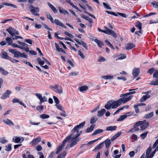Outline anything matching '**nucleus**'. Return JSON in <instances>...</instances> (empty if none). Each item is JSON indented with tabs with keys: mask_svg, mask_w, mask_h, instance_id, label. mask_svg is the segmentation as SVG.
I'll return each instance as SVG.
<instances>
[{
	"mask_svg": "<svg viewBox=\"0 0 158 158\" xmlns=\"http://www.w3.org/2000/svg\"><path fill=\"white\" fill-rule=\"evenodd\" d=\"M121 105L118 100L116 101L110 100L108 101L105 106V108L107 110H109L111 108L115 109Z\"/></svg>",
	"mask_w": 158,
	"mask_h": 158,
	"instance_id": "1",
	"label": "nucleus"
},
{
	"mask_svg": "<svg viewBox=\"0 0 158 158\" xmlns=\"http://www.w3.org/2000/svg\"><path fill=\"white\" fill-rule=\"evenodd\" d=\"M85 122H83L82 123H80L79 125H77L75 126L71 131L72 134L69 135H71V137L72 136L74 135L75 134L76 132L77 133L79 132V131L78 129L83 127L84 125L85 124Z\"/></svg>",
	"mask_w": 158,
	"mask_h": 158,
	"instance_id": "2",
	"label": "nucleus"
},
{
	"mask_svg": "<svg viewBox=\"0 0 158 158\" xmlns=\"http://www.w3.org/2000/svg\"><path fill=\"white\" fill-rule=\"evenodd\" d=\"M80 135V134H76L75 136L73 137H71L72 138V141L73 142L70 143V147H72L75 145L79 141L80 139V138H78V137Z\"/></svg>",
	"mask_w": 158,
	"mask_h": 158,
	"instance_id": "3",
	"label": "nucleus"
},
{
	"mask_svg": "<svg viewBox=\"0 0 158 158\" xmlns=\"http://www.w3.org/2000/svg\"><path fill=\"white\" fill-rule=\"evenodd\" d=\"M71 137V135H69L65 139L63 142L62 144L57 148V151H56V154H58L61 151L62 148L64 147L65 143L70 139Z\"/></svg>",
	"mask_w": 158,
	"mask_h": 158,
	"instance_id": "4",
	"label": "nucleus"
},
{
	"mask_svg": "<svg viewBox=\"0 0 158 158\" xmlns=\"http://www.w3.org/2000/svg\"><path fill=\"white\" fill-rule=\"evenodd\" d=\"M35 95L40 99V102H39V104H41L44 102L47 101L46 97L45 96L42 97V95L40 94L36 93L35 94Z\"/></svg>",
	"mask_w": 158,
	"mask_h": 158,
	"instance_id": "5",
	"label": "nucleus"
},
{
	"mask_svg": "<svg viewBox=\"0 0 158 158\" xmlns=\"http://www.w3.org/2000/svg\"><path fill=\"white\" fill-rule=\"evenodd\" d=\"M54 90L56 93L61 94L63 92V89L62 87L58 85H56L53 87Z\"/></svg>",
	"mask_w": 158,
	"mask_h": 158,
	"instance_id": "6",
	"label": "nucleus"
},
{
	"mask_svg": "<svg viewBox=\"0 0 158 158\" xmlns=\"http://www.w3.org/2000/svg\"><path fill=\"white\" fill-rule=\"evenodd\" d=\"M0 57L2 58L10 60L12 63L14 62V61L11 60V58L8 56L7 53L6 52H3L2 53H0Z\"/></svg>",
	"mask_w": 158,
	"mask_h": 158,
	"instance_id": "7",
	"label": "nucleus"
},
{
	"mask_svg": "<svg viewBox=\"0 0 158 158\" xmlns=\"http://www.w3.org/2000/svg\"><path fill=\"white\" fill-rule=\"evenodd\" d=\"M132 96H129L128 97V99L125 98L124 97H123L122 98L119 99L118 100L121 105L122 103H125L128 101L130 100L131 99Z\"/></svg>",
	"mask_w": 158,
	"mask_h": 158,
	"instance_id": "8",
	"label": "nucleus"
},
{
	"mask_svg": "<svg viewBox=\"0 0 158 158\" xmlns=\"http://www.w3.org/2000/svg\"><path fill=\"white\" fill-rule=\"evenodd\" d=\"M29 8L30 9V11L33 13H34L35 12H38L39 11V7H35L32 5H30L29 6Z\"/></svg>",
	"mask_w": 158,
	"mask_h": 158,
	"instance_id": "9",
	"label": "nucleus"
},
{
	"mask_svg": "<svg viewBox=\"0 0 158 158\" xmlns=\"http://www.w3.org/2000/svg\"><path fill=\"white\" fill-rule=\"evenodd\" d=\"M10 52L14 54V57L15 58H19L20 57L21 53L16 50H9Z\"/></svg>",
	"mask_w": 158,
	"mask_h": 158,
	"instance_id": "10",
	"label": "nucleus"
},
{
	"mask_svg": "<svg viewBox=\"0 0 158 158\" xmlns=\"http://www.w3.org/2000/svg\"><path fill=\"white\" fill-rule=\"evenodd\" d=\"M11 93V92L9 90H7L1 97L2 99H5L9 97V95Z\"/></svg>",
	"mask_w": 158,
	"mask_h": 158,
	"instance_id": "11",
	"label": "nucleus"
},
{
	"mask_svg": "<svg viewBox=\"0 0 158 158\" xmlns=\"http://www.w3.org/2000/svg\"><path fill=\"white\" fill-rule=\"evenodd\" d=\"M6 30L9 32L11 36H13L15 35V29L14 28L10 27L6 29Z\"/></svg>",
	"mask_w": 158,
	"mask_h": 158,
	"instance_id": "12",
	"label": "nucleus"
},
{
	"mask_svg": "<svg viewBox=\"0 0 158 158\" xmlns=\"http://www.w3.org/2000/svg\"><path fill=\"white\" fill-rule=\"evenodd\" d=\"M140 69L139 68H135L134 69L133 71L132 74L133 76L136 77L140 73Z\"/></svg>",
	"mask_w": 158,
	"mask_h": 158,
	"instance_id": "13",
	"label": "nucleus"
},
{
	"mask_svg": "<svg viewBox=\"0 0 158 158\" xmlns=\"http://www.w3.org/2000/svg\"><path fill=\"white\" fill-rule=\"evenodd\" d=\"M141 26L142 23L139 21L135 23V26L139 30V32L142 34H143V31L141 30Z\"/></svg>",
	"mask_w": 158,
	"mask_h": 158,
	"instance_id": "14",
	"label": "nucleus"
},
{
	"mask_svg": "<svg viewBox=\"0 0 158 158\" xmlns=\"http://www.w3.org/2000/svg\"><path fill=\"white\" fill-rule=\"evenodd\" d=\"M135 47V45L132 43H128L125 45V48L126 49H131Z\"/></svg>",
	"mask_w": 158,
	"mask_h": 158,
	"instance_id": "15",
	"label": "nucleus"
},
{
	"mask_svg": "<svg viewBox=\"0 0 158 158\" xmlns=\"http://www.w3.org/2000/svg\"><path fill=\"white\" fill-rule=\"evenodd\" d=\"M41 141V138L40 137L34 139L31 142V143H32L33 145H36Z\"/></svg>",
	"mask_w": 158,
	"mask_h": 158,
	"instance_id": "16",
	"label": "nucleus"
},
{
	"mask_svg": "<svg viewBox=\"0 0 158 158\" xmlns=\"http://www.w3.org/2000/svg\"><path fill=\"white\" fill-rule=\"evenodd\" d=\"M109 31L106 32V34L109 35H111L114 38H116L117 37V34L113 30H109Z\"/></svg>",
	"mask_w": 158,
	"mask_h": 158,
	"instance_id": "17",
	"label": "nucleus"
},
{
	"mask_svg": "<svg viewBox=\"0 0 158 158\" xmlns=\"http://www.w3.org/2000/svg\"><path fill=\"white\" fill-rule=\"evenodd\" d=\"M106 110L105 109H102L101 110L98 111V114L97 116L98 117H101L104 114Z\"/></svg>",
	"mask_w": 158,
	"mask_h": 158,
	"instance_id": "18",
	"label": "nucleus"
},
{
	"mask_svg": "<svg viewBox=\"0 0 158 158\" xmlns=\"http://www.w3.org/2000/svg\"><path fill=\"white\" fill-rule=\"evenodd\" d=\"M47 4L54 13H56L57 12V10L53 5L49 2H48Z\"/></svg>",
	"mask_w": 158,
	"mask_h": 158,
	"instance_id": "19",
	"label": "nucleus"
},
{
	"mask_svg": "<svg viewBox=\"0 0 158 158\" xmlns=\"http://www.w3.org/2000/svg\"><path fill=\"white\" fill-rule=\"evenodd\" d=\"M58 9L59 10V11L60 13L63 14L65 15L66 14H69V13L68 11L64 10L61 7H58Z\"/></svg>",
	"mask_w": 158,
	"mask_h": 158,
	"instance_id": "20",
	"label": "nucleus"
},
{
	"mask_svg": "<svg viewBox=\"0 0 158 158\" xmlns=\"http://www.w3.org/2000/svg\"><path fill=\"white\" fill-rule=\"evenodd\" d=\"M94 41L97 43L98 46L100 47H102V46L104 45L102 41L98 40L97 39H95L94 40Z\"/></svg>",
	"mask_w": 158,
	"mask_h": 158,
	"instance_id": "21",
	"label": "nucleus"
},
{
	"mask_svg": "<svg viewBox=\"0 0 158 158\" xmlns=\"http://www.w3.org/2000/svg\"><path fill=\"white\" fill-rule=\"evenodd\" d=\"M103 142L105 143L106 148H108L111 143L110 140L107 139L105 140Z\"/></svg>",
	"mask_w": 158,
	"mask_h": 158,
	"instance_id": "22",
	"label": "nucleus"
},
{
	"mask_svg": "<svg viewBox=\"0 0 158 158\" xmlns=\"http://www.w3.org/2000/svg\"><path fill=\"white\" fill-rule=\"evenodd\" d=\"M3 122L9 126H11L14 125L13 123L8 119H7L6 120H3Z\"/></svg>",
	"mask_w": 158,
	"mask_h": 158,
	"instance_id": "23",
	"label": "nucleus"
},
{
	"mask_svg": "<svg viewBox=\"0 0 158 158\" xmlns=\"http://www.w3.org/2000/svg\"><path fill=\"white\" fill-rule=\"evenodd\" d=\"M150 96L148 95H146L143 96L142 98L140 99L141 102H142L145 101L148 98H149Z\"/></svg>",
	"mask_w": 158,
	"mask_h": 158,
	"instance_id": "24",
	"label": "nucleus"
},
{
	"mask_svg": "<svg viewBox=\"0 0 158 158\" xmlns=\"http://www.w3.org/2000/svg\"><path fill=\"white\" fill-rule=\"evenodd\" d=\"M104 142H102L100 144L98 145L93 150V151H94L96 150H99L100 149L103 147V145Z\"/></svg>",
	"mask_w": 158,
	"mask_h": 158,
	"instance_id": "25",
	"label": "nucleus"
},
{
	"mask_svg": "<svg viewBox=\"0 0 158 158\" xmlns=\"http://www.w3.org/2000/svg\"><path fill=\"white\" fill-rule=\"evenodd\" d=\"M54 23L56 24L59 25L61 27H64V25L58 19H55Z\"/></svg>",
	"mask_w": 158,
	"mask_h": 158,
	"instance_id": "26",
	"label": "nucleus"
},
{
	"mask_svg": "<svg viewBox=\"0 0 158 158\" xmlns=\"http://www.w3.org/2000/svg\"><path fill=\"white\" fill-rule=\"evenodd\" d=\"M116 126H109L106 127V131H113L115 130L117 128Z\"/></svg>",
	"mask_w": 158,
	"mask_h": 158,
	"instance_id": "27",
	"label": "nucleus"
},
{
	"mask_svg": "<svg viewBox=\"0 0 158 158\" xmlns=\"http://www.w3.org/2000/svg\"><path fill=\"white\" fill-rule=\"evenodd\" d=\"M152 151V148L150 146L147 149L146 152V158H148L149 157V154Z\"/></svg>",
	"mask_w": 158,
	"mask_h": 158,
	"instance_id": "28",
	"label": "nucleus"
},
{
	"mask_svg": "<svg viewBox=\"0 0 158 158\" xmlns=\"http://www.w3.org/2000/svg\"><path fill=\"white\" fill-rule=\"evenodd\" d=\"M2 4L3 5L6 6H12L15 8H17V7L16 5L8 3L7 2H3L2 3Z\"/></svg>",
	"mask_w": 158,
	"mask_h": 158,
	"instance_id": "29",
	"label": "nucleus"
},
{
	"mask_svg": "<svg viewBox=\"0 0 158 158\" xmlns=\"http://www.w3.org/2000/svg\"><path fill=\"white\" fill-rule=\"evenodd\" d=\"M149 125V123L148 122H146L145 124L142 125L141 127V130H144L146 129Z\"/></svg>",
	"mask_w": 158,
	"mask_h": 158,
	"instance_id": "30",
	"label": "nucleus"
},
{
	"mask_svg": "<svg viewBox=\"0 0 158 158\" xmlns=\"http://www.w3.org/2000/svg\"><path fill=\"white\" fill-rule=\"evenodd\" d=\"M103 131V130L102 129H99L97 130L94 131V133L92 135H95L98 134H100Z\"/></svg>",
	"mask_w": 158,
	"mask_h": 158,
	"instance_id": "31",
	"label": "nucleus"
},
{
	"mask_svg": "<svg viewBox=\"0 0 158 158\" xmlns=\"http://www.w3.org/2000/svg\"><path fill=\"white\" fill-rule=\"evenodd\" d=\"M95 126V124L92 125L90 127H88L86 131L87 132H89L93 130Z\"/></svg>",
	"mask_w": 158,
	"mask_h": 158,
	"instance_id": "32",
	"label": "nucleus"
},
{
	"mask_svg": "<svg viewBox=\"0 0 158 158\" xmlns=\"http://www.w3.org/2000/svg\"><path fill=\"white\" fill-rule=\"evenodd\" d=\"M0 72L4 75H6L8 74V72L5 70L3 68L0 67Z\"/></svg>",
	"mask_w": 158,
	"mask_h": 158,
	"instance_id": "33",
	"label": "nucleus"
},
{
	"mask_svg": "<svg viewBox=\"0 0 158 158\" xmlns=\"http://www.w3.org/2000/svg\"><path fill=\"white\" fill-rule=\"evenodd\" d=\"M153 116V112H151L149 114H146L144 116V118L145 119L149 118L152 117Z\"/></svg>",
	"mask_w": 158,
	"mask_h": 158,
	"instance_id": "34",
	"label": "nucleus"
},
{
	"mask_svg": "<svg viewBox=\"0 0 158 158\" xmlns=\"http://www.w3.org/2000/svg\"><path fill=\"white\" fill-rule=\"evenodd\" d=\"M6 40L8 45H10L12 43V40L9 37H7L6 39Z\"/></svg>",
	"mask_w": 158,
	"mask_h": 158,
	"instance_id": "35",
	"label": "nucleus"
},
{
	"mask_svg": "<svg viewBox=\"0 0 158 158\" xmlns=\"http://www.w3.org/2000/svg\"><path fill=\"white\" fill-rule=\"evenodd\" d=\"M56 106L58 109L62 111L64 113H65V111L64 109H63V107L61 105L59 104H56Z\"/></svg>",
	"mask_w": 158,
	"mask_h": 158,
	"instance_id": "36",
	"label": "nucleus"
},
{
	"mask_svg": "<svg viewBox=\"0 0 158 158\" xmlns=\"http://www.w3.org/2000/svg\"><path fill=\"white\" fill-rule=\"evenodd\" d=\"M98 120V118L96 117H93L91 118L90 121L91 124H93L95 123Z\"/></svg>",
	"mask_w": 158,
	"mask_h": 158,
	"instance_id": "37",
	"label": "nucleus"
},
{
	"mask_svg": "<svg viewBox=\"0 0 158 158\" xmlns=\"http://www.w3.org/2000/svg\"><path fill=\"white\" fill-rule=\"evenodd\" d=\"M88 88L87 86H83L79 88V90L81 92H83L88 89Z\"/></svg>",
	"mask_w": 158,
	"mask_h": 158,
	"instance_id": "38",
	"label": "nucleus"
},
{
	"mask_svg": "<svg viewBox=\"0 0 158 158\" xmlns=\"http://www.w3.org/2000/svg\"><path fill=\"white\" fill-rule=\"evenodd\" d=\"M44 106L42 105H40L36 107V109L40 112L43 111Z\"/></svg>",
	"mask_w": 158,
	"mask_h": 158,
	"instance_id": "39",
	"label": "nucleus"
},
{
	"mask_svg": "<svg viewBox=\"0 0 158 158\" xmlns=\"http://www.w3.org/2000/svg\"><path fill=\"white\" fill-rule=\"evenodd\" d=\"M151 4L154 6V7L156 8H158V2L154 1L151 2ZM158 11V9L157 10Z\"/></svg>",
	"mask_w": 158,
	"mask_h": 158,
	"instance_id": "40",
	"label": "nucleus"
},
{
	"mask_svg": "<svg viewBox=\"0 0 158 158\" xmlns=\"http://www.w3.org/2000/svg\"><path fill=\"white\" fill-rule=\"evenodd\" d=\"M40 117L43 119H44L49 118V116L46 114H42L40 116Z\"/></svg>",
	"mask_w": 158,
	"mask_h": 158,
	"instance_id": "41",
	"label": "nucleus"
},
{
	"mask_svg": "<svg viewBox=\"0 0 158 158\" xmlns=\"http://www.w3.org/2000/svg\"><path fill=\"white\" fill-rule=\"evenodd\" d=\"M127 116L126 115H123L120 116V118L118 119V121H121L123 120L124 119L126 118Z\"/></svg>",
	"mask_w": 158,
	"mask_h": 158,
	"instance_id": "42",
	"label": "nucleus"
},
{
	"mask_svg": "<svg viewBox=\"0 0 158 158\" xmlns=\"http://www.w3.org/2000/svg\"><path fill=\"white\" fill-rule=\"evenodd\" d=\"M47 18L49 19L50 21L53 23H54V21L52 18V17L51 15L49 14L47 15Z\"/></svg>",
	"mask_w": 158,
	"mask_h": 158,
	"instance_id": "43",
	"label": "nucleus"
},
{
	"mask_svg": "<svg viewBox=\"0 0 158 158\" xmlns=\"http://www.w3.org/2000/svg\"><path fill=\"white\" fill-rule=\"evenodd\" d=\"M53 98L56 104H58L60 102V101L58 98L55 96H53Z\"/></svg>",
	"mask_w": 158,
	"mask_h": 158,
	"instance_id": "44",
	"label": "nucleus"
},
{
	"mask_svg": "<svg viewBox=\"0 0 158 158\" xmlns=\"http://www.w3.org/2000/svg\"><path fill=\"white\" fill-rule=\"evenodd\" d=\"M121 56L119 57L118 58L116 59V60L117 61L118 60H122L126 58V55L125 54H121Z\"/></svg>",
	"mask_w": 158,
	"mask_h": 158,
	"instance_id": "45",
	"label": "nucleus"
},
{
	"mask_svg": "<svg viewBox=\"0 0 158 158\" xmlns=\"http://www.w3.org/2000/svg\"><path fill=\"white\" fill-rule=\"evenodd\" d=\"M150 84L152 85H158V78L156 80V81H151Z\"/></svg>",
	"mask_w": 158,
	"mask_h": 158,
	"instance_id": "46",
	"label": "nucleus"
},
{
	"mask_svg": "<svg viewBox=\"0 0 158 158\" xmlns=\"http://www.w3.org/2000/svg\"><path fill=\"white\" fill-rule=\"evenodd\" d=\"M103 5L105 8H106L107 9H109V10L111 9V8L110 7V6H109V5H108L106 3L103 2Z\"/></svg>",
	"mask_w": 158,
	"mask_h": 158,
	"instance_id": "47",
	"label": "nucleus"
},
{
	"mask_svg": "<svg viewBox=\"0 0 158 158\" xmlns=\"http://www.w3.org/2000/svg\"><path fill=\"white\" fill-rule=\"evenodd\" d=\"M142 122H140V121H138L135 123V124L134 125L133 127H135L139 126L140 125H142Z\"/></svg>",
	"mask_w": 158,
	"mask_h": 158,
	"instance_id": "48",
	"label": "nucleus"
},
{
	"mask_svg": "<svg viewBox=\"0 0 158 158\" xmlns=\"http://www.w3.org/2000/svg\"><path fill=\"white\" fill-rule=\"evenodd\" d=\"M148 133V132H144L141 134L140 136L142 139H144L147 136V134Z\"/></svg>",
	"mask_w": 158,
	"mask_h": 158,
	"instance_id": "49",
	"label": "nucleus"
},
{
	"mask_svg": "<svg viewBox=\"0 0 158 158\" xmlns=\"http://www.w3.org/2000/svg\"><path fill=\"white\" fill-rule=\"evenodd\" d=\"M27 52H29L32 55H36L37 54V53L34 51H29V50H25Z\"/></svg>",
	"mask_w": 158,
	"mask_h": 158,
	"instance_id": "50",
	"label": "nucleus"
},
{
	"mask_svg": "<svg viewBox=\"0 0 158 158\" xmlns=\"http://www.w3.org/2000/svg\"><path fill=\"white\" fill-rule=\"evenodd\" d=\"M105 12L108 14H110L116 16H118V15L114 12L112 11H109L106 10Z\"/></svg>",
	"mask_w": 158,
	"mask_h": 158,
	"instance_id": "51",
	"label": "nucleus"
},
{
	"mask_svg": "<svg viewBox=\"0 0 158 158\" xmlns=\"http://www.w3.org/2000/svg\"><path fill=\"white\" fill-rule=\"evenodd\" d=\"M6 151H10L11 149V144L10 143L6 147Z\"/></svg>",
	"mask_w": 158,
	"mask_h": 158,
	"instance_id": "52",
	"label": "nucleus"
},
{
	"mask_svg": "<svg viewBox=\"0 0 158 158\" xmlns=\"http://www.w3.org/2000/svg\"><path fill=\"white\" fill-rule=\"evenodd\" d=\"M64 33L67 36H68L71 38H73L74 37V36L72 35L70 33L67 32V31H64Z\"/></svg>",
	"mask_w": 158,
	"mask_h": 158,
	"instance_id": "53",
	"label": "nucleus"
},
{
	"mask_svg": "<svg viewBox=\"0 0 158 158\" xmlns=\"http://www.w3.org/2000/svg\"><path fill=\"white\" fill-rule=\"evenodd\" d=\"M103 78L105 79H112L113 77L111 76H104L103 77Z\"/></svg>",
	"mask_w": 158,
	"mask_h": 158,
	"instance_id": "54",
	"label": "nucleus"
},
{
	"mask_svg": "<svg viewBox=\"0 0 158 158\" xmlns=\"http://www.w3.org/2000/svg\"><path fill=\"white\" fill-rule=\"evenodd\" d=\"M158 150H156V149L151 154L148 158H152L154 156L156 151H158Z\"/></svg>",
	"mask_w": 158,
	"mask_h": 158,
	"instance_id": "55",
	"label": "nucleus"
},
{
	"mask_svg": "<svg viewBox=\"0 0 158 158\" xmlns=\"http://www.w3.org/2000/svg\"><path fill=\"white\" fill-rule=\"evenodd\" d=\"M158 70H156L155 72L153 74V77H156V78H158Z\"/></svg>",
	"mask_w": 158,
	"mask_h": 158,
	"instance_id": "56",
	"label": "nucleus"
},
{
	"mask_svg": "<svg viewBox=\"0 0 158 158\" xmlns=\"http://www.w3.org/2000/svg\"><path fill=\"white\" fill-rule=\"evenodd\" d=\"M155 69L154 68H152L148 69V73L150 74H152L154 71Z\"/></svg>",
	"mask_w": 158,
	"mask_h": 158,
	"instance_id": "57",
	"label": "nucleus"
},
{
	"mask_svg": "<svg viewBox=\"0 0 158 158\" xmlns=\"http://www.w3.org/2000/svg\"><path fill=\"white\" fill-rule=\"evenodd\" d=\"M105 42L109 46H110V47L111 48H112L113 49H114V48L113 46L108 40H105Z\"/></svg>",
	"mask_w": 158,
	"mask_h": 158,
	"instance_id": "58",
	"label": "nucleus"
},
{
	"mask_svg": "<svg viewBox=\"0 0 158 158\" xmlns=\"http://www.w3.org/2000/svg\"><path fill=\"white\" fill-rule=\"evenodd\" d=\"M6 142H7V141L5 140V137L0 138V143H4Z\"/></svg>",
	"mask_w": 158,
	"mask_h": 158,
	"instance_id": "59",
	"label": "nucleus"
},
{
	"mask_svg": "<svg viewBox=\"0 0 158 158\" xmlns=\"http://www.w3.org/2000/svg\"><path fill=\"white\" fill-rule=\"evenodd\" d=\"M138 106L137 105H135L134 108L135 109V112L136 113H138L139 112V110L138 108Z\"/></svg>",
	"mask_w": 158,
	"mask_h": 158,
	"instance_id": "60",
	"label": "nucleus"
},
{
	"mask_svg": "<svg viewBox=\"0 0 158 158\" xmlns=\"http://www.w3.org/2000/svg\"><path fill=\"white\" fill-rule=\"evenodd\" d=\"M78 73V72H75L70 73L69 75L70 76H77Z\"/></svg>",
	"mask_w": 158,
	"mask_h": 158,
	"instance_id": "61",
	"label": "nucleus"
},
{
	"mask_svg": "<svg viewBox=\"0 0 158 158\" xmlns=\"http://www.w3.org/2000/svg\"><path fill=\"white\" fill-rule=\"evenodd\" d=\"M25 42L31 45H32V41L31 39H26L25 40Z\"/></svg>",
	"mask_w": 158,
	"mask_h": 158,
	"instance_id": "62",
	"label": "nucleus"
},
{
	"mask_svg": "<svg viewBox=\"0 0 158 158\" xmlns=\"http://www.w3.org/2000/svg\"><path fill=\"white\" fill-rule=\"evenodd\" d=\"M128 95H127V93L125 94H122L120 95V97L121 98L124 97L125 98L128 99Z\"/></svg>",
	"mask_w": 158,
	"mask_h": 158,
	"instance_id": "63",
	"label": "nucleus"
},
{
	"mask_svg": "<svg viewBox=\"0 0 158 158\" xmlns=\"http://www.w3.org/2000/svg\"><path fill=\"white\" fill-rule=\"evenodd\" d=\"M25 45H23V49H30V48L28 47V45L27 44L25 43Z\"/></svg>",
	"mask_w": 158,
	"mask_h": 158,
	"instance_id": "64",
	"label": "nucleus"
}]
</instances>
